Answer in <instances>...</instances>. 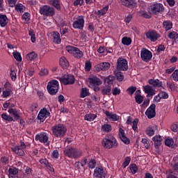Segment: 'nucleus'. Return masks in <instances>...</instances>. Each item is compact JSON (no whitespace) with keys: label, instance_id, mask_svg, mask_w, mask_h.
Instances as JSON below:
<instances>
[{"label":"nucleus","instance_id":"nucleus-1","mask_svg":"<svg viewBox=\"0 0 178 178\" xmlns=\"http://www.w3.org/2000/svg\"><path fill=\"white\" fill-rule=\"evenodd\" d=\"M64 156L70 159H77L83 156V150L73 147H65L63 150Z\"/></svg>","mask_w":178,"mask_h":178},{"label":"nucleus","instance_id":"nucleus-2","mask_svg":"<svg viewBox=\"0 0 178 178\" xmlns=\"http://www.w3.org/2000/svg\"><path fill=\"white\" fill-rule=\"evenodd\" d=\"M102 144L104 148L106 149H112V148H117L119 143L116 138L112 134H107L102 140Z\"/></svg>","mask_w":178,"mask_h":178},{"label":"nucleus","instance_id":"nucleus-3","mask_svg":"<svg viewBox=\"0 0 178 178\" xmlns=\"http://www.w3.org/2000/svg\"><path fill=\"white\" fill-rule=\"evenodd\" d=\"M53 136L57 138H63L67 133V127L63 124H57L51 127Z\"/></svg>","mask_w":178,"mask_h":178},{"label":"nucleus","instance_id":"nucleus-4","mask_svg":"<svg viewBox=\"0 0 178 178\" xmlns=\"http://www.w3.org/2000/svg\"><path fill=\"white\" fill-rule=\"evenodd\" d=\"M163 10H165V7L161 3H154L148 8L149 13L150 15H156V16H158L159 13H162Z\"/></svg>","mask_w":178,"mask_h":178},{"label":"nucleus","instance_id":"nucleus-5","mask_svg":"<svg viewBox=\"0 0 178 178\" xmlns=\"http://www.w3.org/2000/svg\"><path fill=\"white\" fill-rule=\"evenodd\" d=\"M39 13L43 16L52 17L55 16V8L49 5H44L40 7Z\"/></svg>","mask_w":178,"mask_h":178},{"label":"nucleus","instance_id":"nucleus-6","mask_svg":"<svg viewBox=\"0 0 178 178\" xmlns=\"http://www.w3.org/2000/svg\"><path fill=\"white\" fill-rule=\"evenodd\" d=\"M27 148V145L22 140H19V145H15L11 147L13 152H15L16 155L18 156H24L26 153L24 152V149Z\"/></svg>","mask_w":178,"mask_h":178},{"label":"nucleus","instance_id":"nucleus-7","mask_svg":"<svg viewBox=\"0 0 178 178\" xmlns=\"http://www.w3.org/2000/svg\"><path fill=\"white\" fill-rule=\"evenodd\" d=\"M47 90L50 95H56L59 91V81L56 79L50 81L47 84Z\"/></svg>","mask_w":178,"mask_h":178},{"label":"nucleus","instance_id":"nucleus-8","mask_svg":"<svg viewBox=\"0 0 178 178\" xmlns=\"http://www.w3.org/2000/svg\"><path fill=\"white\" fill-rule=\"evenodd\" d=\"M116 69L119 72H127V70H129V62H127V60L122 57L118 58L117 60Z\"/></svg>","mask_w":178,"mask_h":178},{"label":"nucleus","instance_id":"nucleus-9","mask_svg":"<svg viewBox=\"0 0 178 178\" xmlns=\"http://www.w3.org/2000/svg\"><path fill=\"white\" fill-rule=\"evenodd\" d=\"M85 23L84 15H79L74 18V21L72 23V27L75 30H83L84 29Z\"/></svg>","mask_w":178,"mask_h":178},{"label":"nucleus","instance_id":"nucleus-10","mask_svg":"<svg viewBox=\"0 0 178 178\" xmlns=\"http://www.w3.org/2000/svg\"><path fill=\"white\" fill-rule=\"evenodd\" d=\"M58 79L64 86L74 84V76L73 75H63L62 77L58 78Z\"/></svg>","mask_w":178,"mask_h":178},{"label":"nucleus","instance_id":"nucleus-11","mask_svg":"<svg viewBox=\"0 0 178 178\" xmlns=\"http://www.w3.org/2000/svg\"><path fill=\"white\" fill-rule=\"evenodd\" d=\"M50 118L51 113H49V111L45 107L41 109L38 115V119L40 120V122H43L45 121V119H49Z\"/></svg>","mask_w":178,"mask_h":178},{"label":"nucleus","instance_id":"nucleus-12","mask_svg":"<svg viewBox=\"0 0 178 178\" xmlns=\"http://www.w3.org/2000/svg\"><path fill=\"white\" fill-rule=\"evenodd\" d=\"M140 58L144 62H149L152 59V52L147 49L143 48L140 51Z\"/></svg>","mask_w":178,"mask_h":178},{"label":"nucleus","instance_id":"nucleus-13","mask_svg":"<svg viewBox=\"0 0 178 178\" xmlns=\"http://www.w3.org/2000/svg\"><path fill=\"white\" fill-rule=\"evenodd\" d=\"M49 138L48 137L47 132H41L36 134L35 136V141H40V143H42V144H47Z\"/></svg>","mask_w":178,"mask_h":178},{"label":"nucleus","instance_id":"nucleus-14","mask_svg":"<svg viewBox=\"0 0 178 178\" xmlns=\"http://www.w3.org/2000/svg\"><path fill=\"white\" fill-rule=\"evenodd\" d=\"M155 108L156 106L155 104H151L149 108L145 111V115L148 118V119H153L156 116V111H155Z\"/></svg>","mask_w":178,"mask_h":178},{"label":"nucleus","instance_id":"nucleus-15","mask_svg":"<svg viewBox=\"0 0 178 178\" xmlns=\"http://www.w3.org/2000/svg\"><path fill=\"white\" fill-rule=\"evenodd\" d=\"M146 37L148 40H150L152 42H155L161 35H159L155 31H149L146 33Z\"/></svg>","mask_w":178,"mask_h":178},{"label":"nucleus","instance_id":"nucleus-16","mask_svg":"<svg viewBox=\"0 0 178 178\" xmlns=\"http://www.w3.org/2000/svg\"><path fill=\"white\" fill-rule=\"evenodd\" d=\"M48 3L51 8L56 9V10H62V1L61 0H48Z\"/></svg>","mask_w":178,"mask_h":178},{"label":"nucleus","instance_id":"nucleus-17","mask_svg":"<svg viewBox=\"0 0 178 178\" xmlns=\"http://www.w3.org/2000/svg\"><path fill=\"white\" fill-rule=\"evenodd\" d=\"M152 140L154 143V148L157 149V152L159 154H161V152L159 151V147L162 145V138L161 136L156 135L152 138Z\"/></svg>","mask_w":178,"mask_h":178},{"label":"nucleus","instance_id":"nucleus-18","mask_svg":"<svg viewBox=\"0 0 178 178\" xmlns=\"http://www.w3.org/2000/svg\"><path fill=\"white\" fill-rule=\"evenodd\" d=\"M122 5L129 8V9H134L137 6V2L134 0H120Z\"/></svg>","mask_w":178,"mask_h":178},{"label":"nucleus","instance_id":"nucleus-19","mask_svg":"<svg viewBox=\"0 0 178 178\" xmlns=\"http://www.w3.org/2000/svg\"><path fill=\"white\" fill-rule=\"evenodd\" d=\"M118 135L121 141H122L124 144H126L127 145H129V144H130V139L126 137V134L124 133V130L122 128L119 129Z\"/></svg>","mask_w":178,"mask_h":178},{"label":"nucleus","instance_id":"nucleus-20","mask_svg":"<svg viewBox=\"0 0 178 178\" xmlns=\"http://www.w3.org/2000/svg\"><path fill=\"white\" fill-rule=\"evenodd\" d=\"M93 175L96 178H105L106 174H105V172L104 171V168L102 167H97L94 170Z\"/></svg>","mask_w":178,"mask_h":178},{"label":"nucleus","instance_id":"nucleus-21","mask_svg":"<svg viewBox=\"0 0 178 178\" xmlns=\"http://www.w3.org/2000/svg\"><path fill=\"white\" fill-rule=\"evenodd\" d=\"M143 91L145 94H147V97H154V95H155V90H154L152 86L149 85L143 86Z\"/></svg>","mask_w":178,"mask_h":178},{"label":"nucleus","instance_id":"nucleus-22","mask_svg":"<svg viewBox=\"0 0 178 178\" xmlns=\"http://www.w3.org/2000/svg\"><path fill=\"white\" fill-rule=\"evenodd\" d=\"M105 115L108 118V119H109V120H111L112 122H118V120H119V115L112 112L106 111H105Z\"/></svg>","mask_w":178,"mask_h":178},{"label":"nucleus","instance_id":"nucleus-23","mask_svg":"<svg viewBox=\"0 0 178 178\" xmlns=\"http://www.w3.org/2000/svg\"><path fill=\"white\" fill-rule=\"evenodd\" d=\"M89 83L91 86H101V84H102V81L97 76H93L89 79Z\"/></svg>","mask_w":178,"mask_h":178},{"label":"nucleus","instance_id":"nucleus-24","mask_svg":"<svg viewBox=\"0 0 178 178\" xmlns=\"http://www.w3.org/2000/svg\"><path fill=\"white\" fill-rule=\"evenodd\" d=\"M149 84L153 86L154 88H159V87H162V81H159V79H150L148 80Z\"/></svg>","mask_w":178,"mask_h":178},{"label":"nucleus","instance_id":"nucleus-25","mask_svg":"<svg viewBox=\"0 0 178 178\" xmlns=\"http://www.w3.org/2000/svg\"><path fill=\"white\" fill-rule=\"evenodd\" d=\"M163 29L165 31H169L173 29V23L170 20H165L163 22Z\"/></svg>","mask_w":178,"mask_h":178},{"label":"nucleus","instance_id":"nucleus-26","mask_svg":"<svg viewBox=\"0 0 178 178\" xmlns=\"http://www.w3.org/2000/svg\"><path fill=\"white\" fill-rule=\"evenodd\" d=\"M8 113L10 115H13L14 117L15 120H19L20 119V115H19V111H17L16 108H10L8 110Z\"/></svg>","mask_w":178,"mask_h":178},{"label":"nucleus","instance_id":"nucleus-27","mask_svg":"<svg viewBox=\"0 0 178 178\" xmlns=\"http://www.w3.org/2000/svg\"><path fill=\"white\" fill-rule=\"evenodd\" d=\"M9 19L6 15L0 14V26L1 27H6L8 24Z\"/></svg>","mask_w":178,"mask_h":178},{"label":"nucleus","instance_id":"nucleus-28","mask_svg":"<svg viewBox=\"0 0 178 178\" xmlns=\"http://www.w3.org/2000/svg\"><path fill=\"white\" fill-rule=\"evenodd\" d=\"M60 66H61V67H63V69H67V67H69V61L67 60V58H65V56H63L60 58Z\"/></svg>","mask_w":178,"mask_h":178},{"label":"nucleus","instance_id":"nucleus-29","mask_svg":"<svg viewBox=\"0 0 178 178\" xmlns=\"http://www.w3.org/2000/svg\"><path fill=\"white\" fill-rule=\"evenodd\" d=\"M14 6L16 12H17L18 13H24V11L26 10V6H24L23 4L17 3L15 4Z\"/></svg>","mask_w":178,"mask_h":178},{"label":"nucleus","instance_id":"nucleus-30","mask_svg":"<svg viewBox=\"0 0 178 178\" xmlns=\"http://www.w3.org/2000/svg\"><path fill=\"white\" fill-rule=\"evenodd\" d=\"M53 39V42H54V44H60V42H62V40L60 39V34H59L58 32H54Z\"/></svg>","mask_w":178,"mask_h":178},{"label":"nucleus","instance_id":"nucleus-31","mask_svg":"<svg viewBox=\"0 0 178 178\" xmlns=\"http://www.w3.org/2000/svg\"><path fill=\"white\" fill-rule=\"evenodd\" d=\"M8 176L10 178H13V176H16L19 175V169L16 168V167L10 168L8 169Z\"/></svg>","mask_w":178,"mask_h":178},{"label":"nucleus","instance_id":"nucleus-32","mask_svg":"<svg viewBox=\"0 0 178 178\" xmlns=\"http://www.w3.org/2000/svg\"><path fill=\"white\" fill-rule=\"evenodd\" d=\"M113 80H115V76L109 75L104 78V83L106 86L111 87V84H113Z\"/></svg>","mask_w":178,"mask_h":178},{"label":"nucleus","instance_id":"nucleus-33","mask_svg":"<svg viewBox=\"0 0 178 178\" xmlns=\"http://www.w3.org/2000/svg\"><path fill=\"white\" fill-rule=\"evenodd\" d=\"M72 55L74 56V58H76V59H81V58L84 56V54L83 53V51L77 47H76Z\"/></svg>","mask_w":178,"mask_h":178},{"label":"nucleus","instance_id":"nucleus-34","mask_svg":"<svg viewBox=\"0 0 178 178\" xmlns=\"http://www.w3.org/2000/svg\"><path fill=\"white\" fill-rule=\"evenodd\" d=\"M90 96V90L87 88H82L81 89L80 98H86Z\"/></svg>","mask_w":178,"mask_h":178},{"label":"nucleus","instance_id":"nucleus-35","mask_svg":"<svg viewBox=\"0 0 178 178\" xmlns=\"http://www.w3.org/2000/svg\"><path fill=\"white\" fill-rule=\"evenodd\" d=\"M84 119L88 122H93V120H95V119H97V115L92 113H88L84 116Z\"/></svg>","mask_w":178,"mask_h":178},{"label":"nucleus","instance_id":"nucleus-36","mask_svg":"<svg viewBox=\"0 0 178 178\" xmlns=\"http://www.w3.org/2000/svg\"><path fill=\"white\" fill-rule=\"evenodd\" d=\"M1 118L6 122H15V120L13 119V117L8 115V113H3L1 114Z\"/></svg>","mask_w":178,"mask_h":178},{"label":"nucleus","instance_id":"nucleus-37","mask_svg":"<svg viewBox=\"0 0 178 178\" xmlns=\"http://www.w3.org/2000/svg\"><path fill=\"white\" fill-rule=\"evenodd\" d=\"M1 118L6 122H15V120L13 119V117L8 115V113H3L1 114Z\"/></svg>","mask_w":178,"mask_h":178},{"label":"nucleus","instance_id":"nucleus-38","mask_svg":"<svg viewBox=\"0 0 178 178\" xmlns=\"http://www.w3.org/2000/svg\"><path fill=\"white\" fill-rule=\"evenodd\" d=\"M109 10V6H105L102 9L99 10L97 11V15L99 17H101V16H104V15H106V12Z\"/></svg>","mask_w":178,"mask_h":178},{"label":"nucleus","instance_id":"nucleus-39","mask_svg":"<svg viewBox=\"0 0 178 178\" xmlns=\"http://www.w3.org/2000/svg\"><path fill=\"white\" fill-rule=\"evenodd\" d=\"M37 56H38V54H37L35 51H31L26 54V59H27V60H34Z\"/></svg>","mask_w":178,"mask_h":178},{"label":"nucleus","instance_id":"nucleus-40","mask_svg":"<svg viewBox=\"0 0 178 178\" xmlns=\"http://www.w3.org/2000/svg\"><path fill=\"white\" fill-rule=\"evenodd\" d=\"M102 131H104V133H109L112 131V126L109 124H104L101 127Z\"/></svg>","mask_w":178,"mask_h":178},{"label":"nucleus","instance_id":"nucleus-41","mask_svg":"<svg viewBox=\"0 0 178 178\" xmlns=\"http://www.w3.org/2000/svg\"><path fill=\"white\" fill-rule=\"evenodd\" d=\"M111 91H112V87L105 86L102 89V95H111Z\"/></svg>","mask_w":178,"mask_h":178},{"label":"nucleus","instance_id":"nucleus-42","mask_svg":"<svg viewBox=\"0 0 178 178\" xmlns=\"http://www.w3.org/2000/svg\"><path fill=\"white\" fill-rule=\"evenodd\" d=\"M111 67V63L108 62L101 63H100V68L102 72H106Z\"/></svg>","mask_w":178,"mask_h":178},{"label":"nucleus","instance_id":"nucleus-43","mask_svg":"<svg viewBox=\"0 0 178 178\" xmlns=\"http://www.w3.org/2000/svg\"><path fill=\"white\" fill-rule=\"evenodd\" d=\"M146 134L149 137H152L155 134V128L154 127H149L146 129Z\"/></svg>","mask_w":178,"mask_h":178},{"label":"nucleus","instance_id":"nucleus-44","mask_svg":"<svg viewBox=\"0 0 178 178\" xmlns=\"http://www.w3.org/2000/svg\"><path fill=\"white\" fill-rule=\"evenodd\" d=\"M129 170H131L132 175H136L138 172V167L134 163L130 164Z\"/></svg>","mask_w":178,"mask_h":178},{"label":"nucleus","instance_id":"nucleus-45","mask_svg":"<svg viewBox=\"0 0 178 178\" xmlns=\"http://www.w3.org/2000/svg\"><path fill=\"white\" fill-rule=\"evenodd\" d=\"M97 165V160L95 159H91L88 163L89 169H95Z\"/></svg>","mask_w":178,"mask_h":178},{"label":"nucleus","instance_id":"nucleus-46","mask_svg":"<svg viewBox=\"0 0 178 178\" xmlns=\"http://www.w3.org/2000/svg\"><path fill=\"white\" fill-rule=\"evenodd\" d=\"M168 38H170V40H172V41H176L178 38V34L176 31L170 32L168 34Z\"/></svg>","mask_w":178,"mask_h":178},{"label":"nucleus","instance_id":"nucleus-47","mask_svg":"<svg viewBox=\"0 0 178 178\" xmlns=\"http://www.w3.org/2000/svg\"><path fill=\"white\" fill-rule=\"evenodd\" d=\"M131 42L132 41L131 38L124 37L122 39V44H123V45L129 46L131 44Z\"/></svg>","mask_w":178,"mask_h":178},{"label":"nucleus","instance_id":"nucleus-48","mask_svg":"<svg viewBox=\"0 0 178 178\" xmlns=\"http://www.w3.org/2000/svg\"><path fill=\"white\" fill-rule=\"evenodd\" d=\"M139 15L141 16L142 17H145V19H151V17H152L151 14H148L147 11H144V10L140 11Z\"/></svg>","mask_w":178,"mask_h":178},{"label":"nucleus","instance_id":"nucleus-49","mask_svg":"<svg viewBox=\"0 0 178 178\" xmlns=\"http://www.w3.org/2000/svg\"><path fill=\"white\" fill-rule=\"evenodd\" d=\"M115 77L118 81H123L124 79V75H123V72L118 71L115 73Z\"/></svg>","mask_w":178,"mask_h":178},{"label":"nucleus","instance_id":"nucleus-50","mask_svg":"<svg viewBox=\"0 0 178 178\" xmlns=\"http://www.w3.org/2000/svg\"><path fill=\"white\" fill-rule=\"evenodd\" d=\"M173 144H175V140H173V138H167V139H165V145L167 147H173Z\"/></svg>","mask_w":178,"mask_h":178},{"label":"nucleus","instance_id":"nucleus-51","mask_svg":"<svg viewBox=\"0 0 178 178\" xmlns=\"http://www.w3.org/2000/svg\"><path fill=\"white\" fill-rule=\"evenodd\" d=\"M131 161V158H130V156H127L125 159H124V161L122 163V168H127V165H130V162Z\"/></svg>","mask_w":178,"mask_h":178},{"label":"nucleus","instance_id":"nucleus-52","mask_svg":"<svg viewBox=\"0 0 178 178\" xmlns=\"http://www.w3.org/2000/svg\"><path fill=\"white\" fill-rule=\"evenodd\" d=\"M135 101L138 104H143V101H144V97H143L141 95H136Z\"/></svg>","mask_w":178,"mask_h":178},{"label":"nucleus","instance_id":"nucleus-53","mask_svg":"<svg viewBox=\"0 0 178 178\" xmlns=\"http://www.w3.org/2000/svg\"><path fill=\"white\" fill-rule=\"evenodd\" d=\"M29 35L31 37V42L34 43L36 41L35 33L33 31H29Z\"/></svg>","mask_w":178,"mask_h":178},{"label":"nucleus","instance_id":"nucleus-54","mask_svg":"<svg viewBox=\"0 0 178 178\" xmlns=\"http://www.w3.org/2000/svg\"><path fill=\"white\" fill-rule=\"evenodd\" d=\"M10 77L13 81H16V79H17V75L16 74V72L15 70H10Z\"/></svg>","mask_w":178,"mask_h":178},{"label":"nucleus","instance_id":"nucleus-55","mask_svg":"<svg viewBox=\"0 0 178 178\" xmlns=\"http://www.w3.org/2000/svg\"><path fill=\"white\" fill-rule=\"evenodd\" d=\"M136 90L137 88L136 86H130L127 89V91L129 95H133Z\"/></svg>","mask_w":178,"mask_h":178},{"label":"nucleus","instance_id":"nucleus-56","mask_svg":"<svg viewBox=\"0 0 178 178\" xmlns=\"http://www.w3.org/2000/svg\"><path fill=\"white\" fill-rule=\"evenodd\" d=\"M33 173V168L26 166L24 172V176H30Z\"/></svg>","mask_w":178,"mask_h":178},{"label":"nucleus","instance_id":"nucleus-57","mask_svg":"<svg viewBox=\"0 0 178 178\" xmlns=\"http://www.w3.org/2000/svg\"><path fill=\"white\" fill-rule=\"evenodd\" d=\"M159 95L160 96V98L161 99H168L169 98V94L165 91H161L159 93Z\"/></svg>","mask_w":178,"mask_h":178},{"label":"nucleus","instance_id":"nucleus-58","mask_svg":"<svg viewBox=\"0 0 178 178\" xmlns=\"http://www.w3.org/2000/svg\"><path fill=\"white\" fill-rule=\"evenodd\" d=\"M92 67V65L91 64V61H86L85 63V70L86 72H90L91 68Z\"/></svg>","mask_w":178,"mask_h":178},{"label":"nucleus","instance_id":"nucleus-59","mask_svg":"<svg viewBox=\"0 0 178 178\" xmlns=\"http://www.w3.org/2000/svg\"><path fill=\"white\" fill-rule=\"evenodd\" d=\"M174 81L178 82V70H175L171 75Z\"/></svg>","mask_w":178,"mask_h":178},{"label":"nucleus","instance_id":"nucleus-60","mask_svg":"<svg viewBox=\"0 0 178 178\" xmlns=\"http://www.w3.org/2000/svg\"><path fill=\"white\" fill-rule=\"evenodd\" d=\"M3 91H9L10 92H12V89H10V83L9 82H6L3 88Z\"/></svg>","mask_w":178,"mask_h":178},{"label":"nucleus","instance_id":"nucleus-61","mask_svg":"<svg viewBox=\"0 0 178 178\" xmlns=\"http://www.w3.org/2000/svg\"><path fill=\"white\" fill-rule=\"evenodd\" d=\"M76 47H73V46H67L66 47V51H67V52H69V54H72L73 55V54L74 53V51L76 50Z\"/></svg>","mask_w":178,"mask_h":178},{"label":"nucleus","instance_id":"nucleus-62","mask_svg":"<svg viewBox=\"0 0 178 178\" xmlns=\"http://www.w3.org/2000/svg\"><path fill=\"white\" fill-rule=\"evenodd\" d=\"M30 13H24L23 15L22 16V20H24L25 22H29L30 20Z\"/></svg>","mask_w":178,"mask_h":178},{"label":"nucleus","instance_id":"nucleus-63","mask_svg":"<svg viewBox=\"0 0 178 178\" xmlns=\"http://www.w3.org/2000/svg\"><path fill=\"white\" fill-rule=\"evenodd\" d=\"M137 124H138V120L135 118L132 122V129L134 131L138 129Z\"/></svg>","mask_w":178,"mask_h":178},{"label":"nucleus","instance_id":"nucleus-64","mask_svg":"<svg viewBox=\"0 0 178 178\" xmlns=\"http://www.w3.org/2000/svg\"><path fill=\"white\" fill-rule=\"evenodd\" d=\"M13 56L15 59H16V60H17L18 62H22V55L20 54V53H13Z\"/></svg>","mask_w":178,"mask_h":178}]
</instances>
